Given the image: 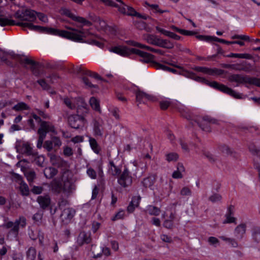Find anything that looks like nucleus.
Masks as SVG:
<instances>
[{
  "label": "nucleus",
  "mask_w": 260,
  "mask_h": 260,
  "mask_svg": "<svg viewBox=\"0 0 260 260\" xmlns=\"http://www.w3.org/2000/svg\"><path fill=\"white\" fill-rule=\"evenodd\" d=\"M142 59H140V61L141 62H144V63H151L152 66L155 68L153 62H155L153 59L154 58V56L151 54L148 53L147 52L146 54L145 55V56L142 57Z\"/></svg>",
  "instance_id": "obj_36"
},
{
  "label": "nucleus",
  "mask_w": 260,
  "mask_h": 260,
  "mask_svg": "<svg viewBox=\"0 0 260 260\" xmlns=\"http://www.w3.org/2000/svg\"><path fill=\"white\" fill-rule=\"evenodd\" d=\"M91 240L90 234L86 233L85 232H82L77 238V242L78 245L82 246L84 244L89 243Z\"/></svg>",
  "instance_id": "obj_16"
},
{
  "label": "nucleus",
  "mask_w": 260,
  "mask_h": 260,
  "mask_svg": "<svg viewBox=\"0 0 260 260\" xmlns=\"http://www.w3.org/2000/svg\"><path fill=\"white\" fill-rule=\"evenodd\" d=\"M178 158V155L176 153H170L166 155V159L168 161H176Z\"/></svg>",
  "instance_id": "obj_51"
},
{
  "label": "nucleus",
  "mask_w": 260,
  "mask_h": 260,
  "mask_svg": "<svg viewBox=\"0 0 260 260\" xmlns=\"http://www.w3.org/2000/svg\"><path fill=\"white\" fill-rule=\"evenodd\" d=\"M118 183L122 187L125 188L132 184L133 178L127 168H125L123 172L118 176Z\"/></svg>",
  "instance_id": "obj_7"
},
{
  "label": "nucleus",
  "mask_w": 260,
  "mask_h": 260,
  "mask_svg": "<svg viewBox=\"0 0 260 260\" xmlns=\"http://www.w3.org/2000/svg\"><path fill=\"white\" fill-rule=\"evenodd\" d=\"M194 70L209 75H222L224 71L220 69H210L206 67H196L194 68Z\"/></svg>",
  "instance_id": "obj_12"
},
{
  "label": "nucleus",
  "mask_w": 260,
  "mask_h": 260,
  "mask_svg": "<svg viewBox=\"0 0 260 260\" xmlns=\"http://www.w3.org/2000/svg\"><path fill=\"white\" fill-rule=\"evenodd\" d=\"M63 13L73 20L82 23L83 25L90 26L92 24L91 22L89 21L83 17L75 15L68 9L63 10Z\"/></svg>",
  "instance_id": "obj_10"
},
{
  "label": "nucleus",
  "mask_w": 260,
  "mask_h": 260,
  "mask_svg": "<svg viewBox=\"0 0 260 260\" xmlns=\"http://www.w3.org/2000/svg\"><path fill=\"white\" fill-rule=\"evenodd\" d=\"M153 64L156 69H161V70H162L164 71H168L172 72V73L176 72V70L175 69H174L171 68L170 67H168L166 66L161 64L157 62H154Z\"/></svg>",
  "instance_id": "obj_39"
},
{
  "label": "nucleus",
  "mask_w": 260,
  "mask_h": 260,
  "mask_svg": "<svg viewBox=\"0 0 260 260\" xmlns=\"http://www.w3.org/2000/svg\"><path fill=\"white\" fill-rule=\"evenodd\" d=\"M145 4L146 5L148 6L149 7H150V8H151V9H153L154 10V13H159L160 14H162V13H165V12H169V11L167 10H162L160 9L159 8V6L158 5H156V4L150 5L149 3H148L147 2H145Z\"/></svg>",
  "instance_id": "obj_43"
},
{
  "label": "nucleus",
  "mask_w": 260,
  "mask_h": 260,
  "mask_svg": "<svg viewBox=\"0 0 260 260\" xmlns=\"http://www.w3.org/2000/svg\"><path fill=\"white\" fill-rule=\"evenodd\" d=\"M43 147L47 151L50 152L53 150L54 146L51 140H47L45 142Z\"/></svg>",
  "instance_id": "obj_52"
},
{
  "label": "nucleus",
  "mask_w": 260,
  "mask_h": 260,
  "mask_svg": "<svg viewBox=\"0 0 260 260\" xmlns=\"http://www.w3.org/2000/svg\"><path fill=\"white\" fill-rule=\"evenodd\" d=\"M63 152V154L66 156H70L73 154L72 149L68 146L64 147Z\"/></svg>",
  "instance_id": "obj_58"
},
{
  "label": "nucleus",
  "mask_w": 260,
  "mask_h": 260,
  "mask_svg": "<svg viewBox=\"0 0 260 260\" xmlns=\"http://www.w3.org/2000/svg\"><path fill=\"white\" fill-rule=\"evenodd\" d=\"M93 130L95 137H102L103 135L104 121L102 119L99 118L94 119L93 121Z\"/></svg>",
  "instance_id": "obj_11"
},
{
  "label": "nucleus",
  "mask_w": 260,
  "mask_h": 260,
  "mask_svg": "<svg viewBox=\"0 0 260 260\" xmlns=\"http://www.w3.org/2000/svg\"><path fill=\"white\" fill-rule=\"evenodd\" d=\"M19 184L21 194L23 196H28L29 194V189L27 184L24 181L21 182Z\"/></svg>",
  "instance_id": "obj_31"
},
{
  "label": "nucleus",
  "mask_w": 260,
  "mask_h": 260,
  "mask_svg": "<svg viewBox=\"0 0 260 260\" xmlns=\"http://www.w3.org/2000/svg\"><path fill=\"white\" fill-rule=\"evenodd\" d=\"M75 214V210L71 208H67L63 209L60 216L62 221L68 223L73 218Z\"/></svg>",
  "instance_id": "obj_14"
},
{
  "label": "nucleus",
  "mask_w": 260,
  "mask_h": 260,
  "mask_svg": "<svg viewBox=\"0 0 260 260\" xmlns=\"http://www.w3.org/2000/svg\"><path fill=\"white\" fill-rule=\"evenodd\" d=\"M12 109L15 111L29 110L30 107L24 102H19L12 107Z\"/></svg>",
  "instance_id": "obj_33"
},
{
  "label": "nucleus",
  "mask_w": 260,
  "mask_h": 260,
  "mask_svg": "<svg viewBox=\"0 0 260 260\" xmlns=\"http://www.w3.org/2000/svg\"><path fill=\"white\" fill-rule=\"evenodd\" d=\"M64 104L70 109H74L76 108L75 105L72 104V101L68 98H65L63 100Z\"/></svg>",
  "instance_id": "obj_59"
},
{
  "label": "nucleus",
  "mask_w": 260,
  "mask_h": 260,
  "mask_svg": "<svg viewBox=\"0 0 260 260\" xmlns=\"http://www.w3.org/2000/svg\"><path fill=\"white\" fill-rule=\"evenodd\" d=\"M144 40L149 44L158 46L160 38L156 35L148 34Z\"/></svg>",
  "instance_id": "obj_23"
},
{
  "label": "nucleus",
  "mask_w": 260,
  "mask_h": 260,
  "mask_svg": "<svg viewBox=\"0 0 260 260\" xmlns=\"http://www.w3.org/2000/svg\"><path fill=\"white\" fill-rule=\"evenodd\" d=\"M241 65L240 63L237 64H224L222 67L226 69H231L236 71H240V67Z\"/></svg>",
  "instance_id": "obj_47"
},
{
  "label": "nucleus",
  "mask_w": 260,
  "mask_h": 260,
  "mask_svg": "<svg viewBox=\"0 0 260 260\" xmlns=\"http://www.w3.org/2000/svg\"><path fill=\"white\" fill-rule=\"evenodd\" d=\"M36 151L34 150L28 143H23L21 148V153L24 154L31 157L36 154Z\"/></svg>",
  "instance_id": "obj_18"
},
{
  "label": "nucleus",
  "mask_w": 260,
  "mask_h": 260,
  "mask_svg": "<svg viewBox=\"0 0 260 260\" xmlns=\"http://www.w3.org/2000/svg\"><path fill=\"white\" fill-rule=\"evenodd\" d=\"M180 194L183 196L191 195V190L187 187H183L180 191Z\"/></svg>",
  "instance_id": "obj_55"
},
{
  "label": "nucleus",
  "mask_w": 260,
  "mask_h": 260,
  "mask_svg": "<svg viewBox=\"0 0 260 260\" xmlns=\"http://www.w3.org/2000/svg\"><path fill=\"white\" fill-rule=\"evenodd\" d=\"M142 183L145 187H148L151 186L153 184V182L151 178L147 177L143 179Z\"/></svg>",
  "instance_id": "obj_53"
},
{
  "label": "nucleus",
  "mask_w": 260,
  "mask_h": 260,
  "mask_svg": "<svg viewBox=\"0 0 260 260\" xmlns=\"http://www.w3.org/2000/svg\"><path fill=\"white\" fill-rule=\"evenodd\" d=\"M21 62L26 64L30 65V70L35 76H39L41 75V72L40 69L41 68V64L39 62H37L27 57L22 58Z\"/></svg>",
  "instance_id": "obj_8"
},
{
  "label": "nucleus",
  "mask_w": 260,
  "mask_h": 260,
  "mask_svg": "<svg viewBox=\"0 0 260 260\" xmlns=\"http://www.w3.org/2000/svg\"><path fill=\"white\" fill-rule=\"evenodd\" d=\"M36 14L37 12L36 11L30 9H26L20 12H17L15 14L17 18L20 19L22 21L28 22H19L16 23L13 20L9 19L5 17H0V25L4 26L6 25H16L21 26L23 30H26L28 28L29 30L36 31L58 35L76 41H81L83 37H86V34L83 30H78L68 26H66V28L73 31H68L33 25L30 22L34 21L36 19Z\"/></svg>",
  "instance_id": "obj_1"
},
{
  "label": "nucleus",
  "mask_w": 260,
  "mask_h": 260,
  "mask_svg": "<svg viewBox=\"0 0 260 260\" xmlns=\"http://www.w3.org/2000/svg\"><path fill=\"white\" fill-rule=\"evenodd\" d=\"M89 103L91 108L95 111L101 113V109L100 105V101L95 97H91L89 100Z\"/></svg>",
  "instance_id": "obj_27"
},
{
  "label": "nucleus",
  "mask_w": 260,
  "mask_h": 260,
  "mask_svg": "<svg viewBox=\"0 0 260 260\" xmlns=\"http://www.w3.org/2000/svg\"><path fill=\"white\" fill-rule=\"evenodd\" d=\"M120 4L119 5L116 4L117 7H115V8H117L118 9V11L124 14H126V7L127 6L124 5L123 3L121 1V2H119Z\"/></svg>",
  "instance_id": "obj_50"
},
{
  "label": "nucleus",
  "mask_w": 260,
  "mask_h": 260,
  "mask_svg": "<svg viewBox=\"0 0 260 260\" xmlns=\"http://www.w3.org/2000/svg\"><path fill=\"white\" fill-rule=\"evenodd\" d=\"M147 52L142 51L140 50L135 48H130V55L132 54H135L139 56L143 57L146 55Z\"/></svg>",
  "instance_id": "obj_48"
},
{
  "label": "nucleus",
  "mask_w": 260,
  "mask_h": 260,
  "mask_svg": "<svg viewBox=\"0 0 260 260\" xmlns=\"http://www.w3.org/2000/svg\"><path fill=\"white\" fill-rule=\"evenodd\" d=\"M31 161L34 162L38 166L43 167L45 160L44 157L42 155H39L37 152H36L35 156L31 157Z\"/></svg>",
  "instance_id": "obj_29"
},
{
  "label": "nucleus",
  "mask_w": 260,
  "mask_h": 260,
  "mask_svg": "<svg viewBox=\"0 0 260 260\" xmlns=\"http://www.w3.org/2000/svg\"><path fill=\"white\" fill-rule=\"evenodd\" d=\"M163 225L167 229H171L174 226V223L173 221L169 220V219H166Z\"/></svg>",
  "instance_id": "obj_60"
},
{
  "label": "nucleus",
  "mask_w": 260,
  "mask_h": 260,
  "mask_svg": "<svg viewBox=\"0 0 260 260\" xmlns=\"http://www.w3.org/2000/svg\"><path fill=\"white\" fill-rule=\"evenodd\" d=\"M233 207L232 206H230L228 208V213L225 214L226 219L223 221V223H236V218L232 217V215L233 214Z\"/></svg>",
  "instance_id": "obj_26"
},
{
  "label": "nucleus",
  "mask_w": 260,
  "mask_h": 260,
  "mask_svg": "<svg viewBox=\"0 0 260 260\" xmlns=\"http://www.w3.org/2000/svg\"><path fill=\"white\" fill-rule=\"evenodd\" d=\"M87 174L92 179H95L96 178V173L91 168L87 169Z\"/></svg>",
  "instance_id": "obj_57"
},
{
  "label": "nucleus",
  "mask_w": 260,
  "mask_h": 260,
  "mask_svg": "<svg viewBox=\"0 0 260 260\" xmlns=\"http://www.w3.org/2000/svg\"><path fill=\"white\" fill-rule=\"evenodd\" d=\"M141 200L140 196H135L132 198V201L127 208L128 212L133 213L135 208L138 207L139 205V203Z\"/></svg>",
  "instance_id": "obj_20"
},
{
  "label": "nucleus",
  "mask_w": 260,
  "mask_h": 260,
  "mask_svg": "<svg viewBox=\"0 0 260 260\" xmlns=\"http://www.w3.org/2000/svg\"><path fill=\"white\" fill-rule=\"evenodd\" d=\"M252 236L253 240L256 243L260 242V228L256 227L253 229Z\"/></svg>",
  "instance_id": "obj_41"
},
{
  "label": "nucleus",
  "mask_w": 260,
  "mask_h": 260,
  "mask_svg": "<svg viewBox=\"0 0 260 260\" xmlns=\"http://www.w3.org/2000/svg\"><path fill=\"white\" fill-rule=\"evenodd\" d=\"M43 191V188L41 186H34L31 189V191L36 194H40Z\"/></svg>",
  "instance_id": "obj_64"
},
{
  "label": "nucleus",
  "mask_w": 260,
  "mask_h": 260,
  "mask_svg": "<svg viewBox=\"0 0 260 260\" xmlns=\"http://www.w3.org/2000/svg\"><path fill=\"white\" fill-rule=\"evenodd\" d=\"M24 174L29 185H31V183L33 182L34 179L36 178L35 172L33 170H26L24 172Z\"/></svg>",
  "instance_id": "obj_32"
},
{
  "label": "nucleus",
  "mask_w": 260,
  "mask_h": 260,
  "mask_svg": "<svg viewBox=\"0 0 260 260\" xmlns=\"http://www.w3.org/2000/svg\"><path fill=\"white\" fill-rule=\"evenodd\" d=\"M228 79L229 81L231 82H236L237 85L246 83L249 84L250 77L242 74H233L229 75Z\"/></svg>",
  "instance_id": "obj_9"
},
{
  "label": "nucleus",
  "mask_w": 260,
  "mask_h": 260,
  "mask_svg": "<svg viewBox=\"0 0 260 260\" xmlns=\"http://www.w3.org/2000/svg\"><path fill=\"white\" fill-rule=\"evenodd\" d=\"M228 57H234V58H245L248 59H251L252 58V56L250 54L248 53H231V54L227 55Z\"/></svg>",
  "instance_id": "obj_34"
},
{
  "label": "nucleus",
  "mask_w": 260,
  "mask_h": 260,
  "mask_svg": "<svg viewBox=\"0 0 260 260\" xmlns=\"http://www.w3.org/2000/svg\"><path fill=\"white\" fill-rule=\"evenodd\" d=\"M58 171L57 169L53 167H47L44 170V174L45 176L48 179H51L54 177L57 173Z\"/></svg>",
  "instance_id": "obj_25"
},
{
  "label": "nucleus",
  "mask_w": 260,
  "mask_h": 260,
  "mask_svg": "<svg viewBox=\"0 0 260 260\" xmlns=\"http://www.w3.org/2000/svg\"><path fill=\"white\" fill-rule=\"evenodd\" d=\"M156 29L157 31L164 34V35L168 36L171 38L174 39V40H179L181 38V37L179 36L176 35V34L173 32L166 30L158 26H156Z\"/></svg>",
  "instance_id": "obj_24"
},
{
  "label": "nucleus",
  "mask_w": 260,
  "mask_h": 260,
  "mask_svg": "<svg viewBox=\"0 0 260 260\" xmlns=\"http://www.w3.org/2000/svg\"><path fill=\"white\" fill-rule=\"evenodd\" d=\"M51 141L53 143L54 147H59L61 144L62 142L60 139V138L58 137L54 136L51 138Z\"/></svg>",
  "instance_id": "obj_49"
},
{
  "label": "nucleus",
  "mask_w": 260,
  "mask_h": 260,
  "mask_svg": "<svg viewBox=\"0 0 260 260\" xmlns=\"http://www.w3.org/2000/svg\"><path fill=\"white\" fill-rule=\"evenodd\" d=\"M37 82L44 90H48L50 88V86L44 79L38 80Z\"/></svg>",
  "instance_id": "obj_54"
},
{
  "label": "nucleus",
  "mask_w": 260,
  "mask_h": 260,
  "mask_svg": "<svg viewBox=\"0 0 260 260\" xmlns=\"http://www.w3.org/2000/svg\"><path fill=\"white\" fill-rule=\"evenodd\" d=\"M219 238L221 240L229 243L231 246L233 247H238V243L237 241L234 239L226 238L225 236H220Z\"/></svg>",
  "instance_id": "obj_42"
},
{
  "label": "nucleus",
  "mask_w": 260,
  "mask_h": 260,
  "mask_svg": "<svg viewBox=\"0 0 260 260\" xmlns=\"http://www.w3.org/2000/svg\"><path fill=\"white\" fill-rule=\"evenodd\" d=\"M146 212L151 215L158 216L160 213V209L156 206L148 205Z\"/></svg>",
  "instance_id": "obj_28"
},
{
  "label": "nucleus",
  "mask_w": 260,
  "mask_h": 260,
  "mask_svg": "<svg viewBox=\"0 0 260 260\" xmlns=\"http://www.w3.org/2000/svg\"><path fill=\"white\" fill-rule=\"evenodd\" d=\"M222 200V196L218 193H214L209 198V200L212 203L220 202Z\"/></svg>",
  "instance_id": "obj_46"
},
{
  "label": "nucleus",
  "mask_w": 260,
  "mask_h": 260,
  "mask_svg": "<svg viewBox=\"0 0 260 260\" xmlns=\"http://www.w3.org/2000/svg\"><path fill=\"white\" fill-rule=\"evenodd\" d=\"M19 225L21 227L26 225V219L23 216L20 217L19 219L16 220L14 222L9 221L6 223L3 226L8 229H11L10 233H13L16 236L19 232Z\"/></svg>",
  "instance_id": "obj_5"
},
{
  "label": "nucleus",
  "mask_w": 260,
  "mask_h": 260,
  "mask_svg": "<svg viewBox=\"0 0 260 260\" xmlns=\"http://www.w3.org/2000/svg\"><path fill=\"white\" fill-rule=\"evenodd\" d=\"M198 124L201 129L205 132H211L210 124L219 125V122L217 119L210 116H204L201 119L198 120Z\"/></svg>",
  "instance_id": "obj_6"
},
{
  "label": "nucleus",
  "mask_w": 260,
  "mask_h": 260,
  "mask_svg": "<svg viewBox=\"0 0 260 260\" xmlns=\"http://www.w3.org/2000/svg\"><path fill=\"white\" fill-rule=\"evenodd\" d=\"M108 168V172L113 176H118L121 173V169L115 165L113 160L109 161Z\"/></svg>",
  "instance_id": "obj_21"
},
{
  "label": "nucleus",
  "mask_w": 260,
  "mask_h": 260,
  "mask_svg": "<svg viewBox=\"0 0 260 260\" xmlns=\"http://www.w3.org/2000/svg\"><path fill=\"white\" fill-rule=\"evenodd\" d=\"M49 132H54V126L49 122L44 121L42 122L41 127H40L38 131V134L39 136L37 146L38 148H41L42 147L43 143L46 138V134Z\"/></svg>",
  "instance_id": "obj_3"
},
{
  "label": "nucleus",
  "mask_w": 260,
  "mask_h": 260,
  "mask_svg": "<svg viewBox=\"0 0 260 260\" xmlns=\"http://www.w3.org/2000/svg\"><path fill=\"white\" fill-rule=\"evenodd\" d=\"M74 185L69 179L63 181L62 184V191L64 192H69L73 189Z\"/></svg>",
  "instance_id": "obj_30"
},
{
  "label": "nucleus",
  "mask_w": 260,
  "mask_h": 260,
  "mask_svg": "<svg viewBox=\"0 0 260 260\" xmlns=\"http://www.w3.org/2000/svg\"><path fill=\"white\" fill-rule=\"evenodd\" d=\"M77 107L76 115H72L68 117V123L70 126L75 129L79 128L84 126L85 119L80 114H85L88 113L87 105L84 100L80 98L77 99Z\"/></svg>",
  "instance_id": "obj_2"
},
{
  "label": "nucleus",
  "mask_w": 260,
  "mask_h": 260,
  "mask_svg": "<svg viewBox=\"0 0 260 260\" xmlns=\"http://www.w3.org/2000/svg\"><path fill=\"white\" fill-rule=\"evenodd\" d=\"M52 189L57 193L62 191V184L58 181H54L52 183Z\"/></svg>",
  "instance_id": "obj_45"
},
{
  "label": "nucleus",
  "mask_w": 260,
  "mask_h": 260,
  "mask_svg": "<svg viewBox=\"0 0 260 260\" xmlns=\"http://www.w3.org/2000/svg\"><path fill=\"white\" fill-rule=\"evenodd\" d=\"M37 251L36 249L33 247L29 248L26 251V256L30 260H35L36 257Z\"/></svg>",
  "instance_id": "obj_40"
},
{
  "label": "nucleus",
  "mask_w": 260,
  "mask_h": 260,
  "mask_svg": "<svg viewBox=\"0 0 260 260\" xmlns=\"http://www.w3.org/2000/svg\"><path fill=\"white\" fill-rule=\"evenodd\" d=\"M158 47L167 49H172L174 47V44L169 40H163L160 38Z\"/></svg>",
  "instance_id": "obj_35"
},
{
  "label": "nucleus",
  "mask_w": 260,
  "mask_h": 260,
  "mask_svg": "<svg viewBox=\"0 0 260 260\" xmlns=\"http://www.w3.org/2000/svg\"><path fill=\"white\" fill-rule=\"evenodd\" d=\"M37 201L43 209H46L50 204V199L48 195L39 196Z\"/></svg>",
  "instance_id": "obj_22"
},
{
  "label": "nucleus",
  "mask_w": 260,
  "mask_h": 260,
  "mask_svg": "<svg viewBox=\"0 0 260 260\" xmlns=\"http://www.w3.org/2000/svg\"><path fill=\"white\" fill-rule=\"evenodd\" d=\"M249 84L260 87V79L254 77H250Z\"/></svg>",
  "instance_id": "obj_56"
},
{
  "label": "nucleus",
  "mask_w": 260,
  "mask_h": 260,
  "mask_svg": "<svg viewBox=\"0 0 260 260\" xmlns=\"http://www.w3.org/2000/svg\"><path fill=\"white\" fill-rule=\"evenodd\" d=\"M80 76H81V78L82 82L84 84L88 87L89 88H96L97 85H94L89 81V79L85 77L86 75H81L80 74H79Z\"/></svg>",
  "instance_id": "obj_44"
},
{
  "label": "nucleus",
  "mask_w": 260,
  "mask_h": 260,
  "mask_svg": "<svg viewBox=\"0 0 260 260\" xmlns=\"http://www.w3.org/2000/svg\"><path fill=\"white\" fill-rule=\"evenodd\" d=\"M124 214L123 211H119L112 217V220L115 221L118 219H122L123 218Z\"/></svg>",
  "instance_id": "obj_63"
},
{
  "label": "nucleus",
  "mask_w": 260,
  "mask_h": 260,
  "mask_svg": "<svg viewBox=\"0 0 260 260\" xmlns=\"http://www.w3.org/2000/svg\"><path fill=\"white\" fill-rule=\"evenodd\" d=\"M203 154L210 161L214 162L216 160L215 157L209 152H204Z\"/></svg>",
  "instance_id": "obj_61"
},
{
  "label": "nucleus",
  "mask_w": 260,
  "mask_h": 260,
  "mask_svg": "<svg viewBox=\"0 0 260 260\" xmlns=\"http://www.w3.org/2000/svg\"><path fill=\"white\" fill-rule=\"evenodd\" d=\"M246 224L241 223L238 225L235 229L234 234L237 239H241L246 233Z\"/></svg>",
  "instance_id": "obj_19"
},
{
  "label": "nucleus",
  "mask_w": 260,
  "mask_h": 260,
  "mask_svg": "<svg viewBox=\"0 0 260 260\" xmlns=\"http://www.w3.org/2000/svg\"><path fill=\"white\" fill-rule=\"evenodd\" d=\"M136 100L137 102L141 103H145L147 101H153L154 98L145 92L138 91L136 92Z\"/></svg>",
  "instance_id": "obj_17"
},
{
  "label": "nucleus",
  "mask_w": 260,
  "mask_h": 260,
  "mask_svg": "<svg viewBox=\"0 0 260 260\" xmlns=\"http://www.w3.org/2000/svg\"><path fill=\"white\" fill-rule=\"evenodd\" d=\"M74 72H76L77 74H80L81 75H86L87 76L92 77L95 79H102L101 77L96 73L92 72L80 67H77L75 69Z\"/></svg>",
  "instance_id": "obj_15"
},
{
  "label": "nucleus",
  "mask_w": 260,
  "mask_h": 260,
  "mask_svg": "<svg viewBox=\"0 0 260 260\" xmlns=\"http://www.w3.org/2000/svg\"><path fill=\"white\" fill-rule=\"evenodd\" d=\"M241 66L240 67V71H244L245 72H250L253 70L252 66L249 63L243 61L240 63Z\"/></svg>",
  "instance_id": "obj_38"
},
{
  "label": "nucleus",
  "mask_w": 260,
  "mask_h": 260,
  "mask_svg": "<svg viewBox=\"0 0 260 260\" xmlns=\"http://www.w3.org/2000/svg\"><path fill=\"white\" fill-rule=\"evenodd\" d=\"M206 84L224 93H227L236 99L242 98V95L241 94L236 92L232 88H230L223 84H220L217 82H209L207 81Z\"/></svg>",
  "instance_id": "obj_4"
},
{
  "label": "nucleus",
  "mask_w": 260,
  "mask_h": 260,
  "mask_svg": "<svg viewBox=\"0 0 260 260\" xmlns=\"http://www.w3.org/2000/svg\"><path fill=\"white\" fill-rule=\"evenodd\" d=\"M89 142L93 151L97 154L99 153L100 151V149L96 140L94 138L89 137Z\"/></svg>",
  "instance_id": "obj_37"
},
{
  "label": "nucleus",
  "mask_w": 260,
  "mask_h": 260,
  "mask_svg": "<svg viewBox=\"0 0 260 260\" xmlns=\"http://www.w3.org/2000/svg\"><path fill=\"white\" fill-rule=\"evenodd\" d=\"M220 150L223 153L226 154H230L232 153V150L230 147L226 145H223L221 146Z\"/></svg>",
  "instance_id": "obj_62"
},
{
  "label": "nucleus",
  "mask_w": 260,
  "mask_h": 260,
  "mask_svg": "<svg viewBox=\"0 0 260 260\" xmlns=\"http://www.w3.org/2000/svg\"><path fill=\"white\" fill-rule=\"evenodd\" d=\"M109 51L124 57L130 55V48L124 46H117L111 47L109 49Z\"/></svg>",
  "instance_id": "obj_13"
}]
</instances>
